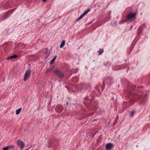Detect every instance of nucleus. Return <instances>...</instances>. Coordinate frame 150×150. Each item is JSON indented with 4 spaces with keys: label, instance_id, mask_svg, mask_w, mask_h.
<instances>
[{
    "label": "nucleus",
    "instance_id": "1",
    "mask_svg": "<svg viewBox=\"0 0 150 150\" xmlns=\"http://www.w3.org/2000/svg\"><path fill=\"white\" fill-rule=\"evenodd\" d=\"M53 72L57 76L60 78H63L64 76V72L56 68L53 70Z\"/></svg>",
    "mask_w": 150,
    "mask_h": 150
},
{
    "label": "nucleus",
    "instance_id": "2",
    "mask_svg": "<svg viewBox=\"0 0 150 150\" xmlns=\"http://www.w3.org/2000/svg\"><path fill=\"white\" fill-rule=\"evenodd\" d=\"M31 70L30 69H28L25 72L23 78V80L25 81L27 80L30 75Z\"/></svg>",
    "mask_w": 150,
    "mask_h": 150
},
{
    "label": "nucleus",
    "instance_id": "3",
    "mask_svg": "<svg viewBox=\"0 0 150 150\" xmlns=\"http://www.w3.org/2000/svg\"><path fill=\"white\" fill-rule=\"evenodd\" d=\"M137 13L134 12L133 13H130L127 16V18L128 19H131L132 18H135L136 17Z\"/></svg>",
    "mask_w": 150,
    "mask_h": 150
},
{
    "label": "nucleus",
    "instance_id": "4",
    "mask_svg": "<svg viewBox=\"0 0 150 150\" xmlns=\"http://www.w3.org/2000/svg\"><path fill=\"white\" fill-rule=\"evenodd\" d=\"M16 143L17 144L20 146L21 150H22L25 146L24 142L22 141L18 140L17 141Z\"/></svg>",
    "mask_w": 150,
    "mask_h": 150
},
{
    "label": "nucleus",
    "instance_id": "5",
    "mask_svg": "<svg viewBox=\"0 0 150 150\" xmlns=\"http://www.w3.org/2000/svg\"><path fill=\"white\" fill-rule=\"evenodd\" d=\"M113 146V144L111 143H108L106 145V148L108 150L111 149Z\"/></svg>",
    "mask_w": 150,
    "mask_h": 150
},
{
    "label": "nucleus",
    "instance_id": "6",
    "mask_svg": "<svg viewBox=\"0 0 150 150\" xmlns=\"http://www.w3.org/2000/svg\"><path fill=\"white\" fill-rule=\"evenodd\" d=\"M45 49L46 51L45 52V59H47L49 57L50 52L48 50V48H46Z\"/></svg>",
    "mask_w": 150,
    "mask_h": 150
},
{
    "label": "nucleus",
    "instance_id": "7",
    "mask_svg": "<svg viewBox=\"0 0 150 150\" xmlns=\"http://www.w3.org/2000/svg\"><path fill=\"white\" fill-rule=\"evenodd\" d=\"M146 27V25L145 23H143L140 26L139 28V33H140L144 28Z\"/></svg>",
    "mask_w": 150,
    "mask_h": 150
},
{
    "label": "nucleus",
    "instance_id": "8",
    "mask_svg": "<svg viewBox=\"0 0 150 150\" xmlns=\"http://www.w3.org/2000/svg\"><path fill=\"white\" fill-rule=\"evenodd\" d=\"M85 101H84V103H87L90 104L91 103V100H90L88 98V97H86L85 98Z\"/></svg>",
    "mask_w": 150,
    "mask_h": 150
},
{
    "label": "nucleus",
    "instance_id": "9",
    "mask_svg": "<svg viewBox=\"0 0 150 150\" xmlns=\"http://www.w3.org/2000/svg\"><path fill=\"white\" fill-rule=\"evenodd\" d=\"M18 56L16 55H13L8 57L6 58V59L7 60H9L11 59L17 58L18 57Z\"/></svg>",
    "mask_w": 150,
    "mask_h": 150
},
{
    "label": "nucleus",
    "instance_id": "10",
    "mask_svg": "<svg viewBox=\"0 0 150 150\" xmlns=\"http://www.w3.org/2000/svg\"><path fill=\"white\" fill-rule=\"evenodd\" d=\"M56 109H57V112H61L63 110V108L61 106H57Z\"/></svg>",
    "mask_w": 150,
    "mask_h": 150
},
{
    "label": "nucleus",
    "instance_id": "11",
    "mask_svg": "<svg viewBox=\"0 0 150 150\" xmlns=\"http://www.w3.org/2000/svg\"><path fill=\"white\" fill-rule=\"evenodd\" d=\"M9 16V15H5V17L4 18H2V17H1L0 18V20L1 21H3L6 18H8Z\"/></svg>",
    "mask_w": 150,
    "mask_h": 150
},
{
    "label": "nucleus",
    "instance_id": "12",
    "mask_svg": "<svg viewBox=\"0 0 150 150\" xmlns=\"http://www.w3.org/2000/svg\"><path fill=\"white\" fill-rule=\"evenodd\" d=\"M65 42L64 40H62L60 45V48H62L65 44Z\"/></svg>",
    "mask_w": 150,
    "mask_h": 150
},
{
    "label": "nucleus",
    "instance_id": "13",
    "mask_svg": "<svg viewBox=\"0 0 150 150\" xmlns=\"http://www.w3.org/2000/svg\"><path fill=\"white\" fill-rule=\"evenodd\" d=\"M21 108H19V109H17L16 110V115H18V114H19L20 113V112H21Z\"/></svg>",
    "mask_w": 150,
    "mask_h": 150
},
{
    "label": "nucleus",
    "instance_id": "14",
    "mask_svg": "<svg viewBox=\"0 0 150 150\" xmlns=\"http://www.w3.org/2000/svg\"><path fill=\"white\" fill-rule=\"evenodd\" d=\"M84 16L83 14L82 13L80 16L77 19L76 21H78L81 20Z\"/></svg>",
    "mask_w": 150,
    "mask_h": 150
},
{
    "label": "nucleus",
    "instance_id": "15",
    "mask_svg": "<svg viewBox=\"0 0 150 150\" xmlns=\"http://www.w3.org/2000/svg\"><path fill=\"white\" fill-rule=\"evenodd\" d=\"M90 10L89 9H88L86 10L83 13H82L84 16H85L86 14H87L89 11H90Z\"/></svg>",
    "mask_w": 150,
    "mask_h": 150
},
{
    "label": "nucleus",
    "instance_id": "16",
    "mask_svg": "<svg viewBox=\"0 0 150 150\" xmlns=\"http://www.w3.org/2000/svg\"><path fill=\"white\" fill-rule=\"evenodd\" d=\"M104 64L105 66H108L110 64L109 62H106L104 63Z\"/></svg>",
    "mask_w": 150,
    "mask_h": 150
},
{
    "label": "nucleus",
    "instance_id": "17",
    "mask_svg": "<svg viewBox=\"0 0 150 150\" xmlns=\"http://www.w3.org/2000/svg\"><path fill=\"white\" fill-rule=\"evenodd\" d=\"M98 52L99 54H102L103 53V52H104L103 49H100Z\"/></svg>",
    "mask_w": 150,
    "mask_h": 150
},
{
    "label": "nucleus",
    "instance_id": "18",
    "mask_svg": "<svg viewBox=\"0 0 150 150\" xmlns=\"http://www.w3.org/2000/svg\"><path fill=\"white\" fill-rule=\"evenodd\" d=\"M7 146L8 147V149H10L13 148L14 147V145H11L8 146Z\"/></svg>",
    "mask_w": 150,
    "mask_h": 150
},
{
    "label": "nucleus",
    "instance_id": "19",
    "mask_svg": "<svg viewBox=\"0 0 150 150\" xmlns=\"http://www.w3.org/2000/svg\"><path fill=\"white\" fill-rule=\"evenodd\" d=\"M94 114L93 112H90V113H89L87 114V116H92Z\"/></svg>",
    "mask_w": 150,
    "mask_h": 150
},
{
    "label": "nucleus",
    "instance_id": "20",
    "mask_svg": "<svg viewBox=\"0 0 150 150\" xmlns=\"http://www.w3.org/2000/svg\"><path fill=\"white\" fill-rule=\"evenodd\" d=\"M52 71L51 69L50 68L48 69H47L46 70V73H48L50 71Z\"/></svg>",
    "mask_w": 150,
    "mask_h": 150
},
{
    "label": "nucleus",
    "instance_id": "21",
    "mask_svg": "<svg viewBox=\"0 0 150 150\" xmlns=\"http://www.w3.org/2000/svg\"><path fill=\"white\" fill-rule=\"evenodd\" d=\"M3 150H8V147H7V146L4 147L3 148Z\"/></svg>",
    "mask_w": 150,
    "mask_h": 150
},
{
    "label": "nucleus",
    "instance_id": "22",
    "mask_svg": "<svg viewBox=\"0 0 150 150\" xmlns=\"http://www.w3.org/2000/svg\"><path fill=\"white\" fill-rule=\"evenodd\" d=\"M55 67L54 66H52L51 68H50L52 71L54 70H53L54 69Z\"/></svg>",
    "mask_w": 150,
    "mask_h": 150
},
{
    "label": "nucleus",
    "instance_id": "23",
    "mask_svg": "<svg viewBox=\"0 0 150 150\" xmlns=\"http://www.w3.org/2000/svg\"><path fill=\"white\" fill-rule=\"evenodd\" d=\"M54 60L53 59H52V60L51 61L50 63V64L52 65L53 63L54 62Z\"/></svg>",
    "mask_w": 150,
    "mask_h": 150
},
{
    "label": "nucleus",
    "instance_id": "24",
    "mask_svg": "<svg viewBox=\"0 0 150 150\" xmlns=\"http://www.w3.org/2000/svg\"><path fill=\"white\" fill-rule=\"evenodd\" d=\"M98 85L95 87V88L96 89L98 90L99 92H100V90L98 89Z\"/></svg>",
    "mask_w": 150,
    "mask_h": 150
},
{
    "label": "nucleus",
    "instance_id": "25",
    "mask_svg": "<svg viewBox=\"0 0 150 150\" xmlns=\"http://www.w3.org/2000/svg\"><path fill=\"white\" fill-rule=\"evenodd\" d=\"M134 111H132L131 112V116H133V114L134 113Z\"/></svg>",
    "mask_w": 150,
    "mask_h": 150
},
{
    "label": "nucleus",
    "instance_id": "26",
    "mask_svg": "<svg viewBox=\"0 0 150 150\" xmlns=\"http://www.w3.org/2000/svg\"><path fill=\"white\" fill-rule=\"evenodd\" d=\"M56 56H55L52 59H53L55 61V59H56Z\"/></svg>",
    "mask_w": 150,
    "mask_h": 150
},
{
    "label": "nucleus",
    "instance_id": "27",
    "mask_svg": "<svg viewBox=\"0 0 150 150\" xmlns=\"http://www.w3.org/2000/svg\"><path fill=\"white\" fill-rule=\"evenodd\" d=\"M56 56H55L52 59H53L55 61V59H56Z\"/></svg>",
    "mask_w": 150,
    "mask_h": 150
},
{
    "label": "nucleus",
    "instance_id": "28",
    "mask_svg": "<svg viewBox=\"0 0 150 150\" xmlns=\"http://www.w3.org/2000/svg\"><path fill=\"white\" fill-rule=\"evenodd\" d=\"M73 70H74V69H73V70H72V73H75L76 72H77V70H76V71H73Z\"/></svg>",
    "mask_w": 150,
    "mask_h": 150
},
{
    "label": "nucleus",
    "instance_id": "29",
    "mask_svg": "<svg viewBox=\"0 0 150 150\" xmlns=\"http://www.w3.org/2000/svg\"><path fill=\"white\" fill-rule=\"evenodd\" d=\"M32 145L31 146L29 147V148H28V149H26L25 150H28V149H30V148L32 147Z\"/></svg>",
    "mask_w": 150,
    "mask_h": 150
},
{
    "label": "nucleus",
    "instance_id": "30",
    "mask_svg": "<svg viewBox=\"0 0 150 150\" xmlns=\"http://www.w3.org/2000/svg\"><path fill=\"white\" fill-rule=\"evenodd\" d=\"M96 120V119H93V120H92V121H93V122H94V121H95Z\"/></svg>",
    "mask_w": 150,
    "mask_h": 150
},
{
    "label": "nucleus",
    "instance_id": "31",
    "mask_svg": "<svg viewBox=\"0 0 150 150\" xmlns=\"http://www.w3.org/2000/svg\"><path fill=\"white\" fill-rule=\"evenodd\" d=\"M47 0H42L43 2H45V1H46Z\"/></svg>",
    "mask_w": 150,
    "mask_h": 150
},
{
    "label": "nucleus",
    "instance_id": "32",
    "mask_svg": "<svg viewBox=\"0 0 150 150\" xmlns=\"http://www.w3.org/2000/svg\"><path fill=\"white\" fill-rule=\"evenodd\" d=\"M105 81L104 80H103V84L104 85Z\"/></svg>",
    "mask_w": 150,
    "mask_h": 150
},
{
    "label": "nucleus",
    "instance_id": "33",
    "mask_svg": "<svg viewBox=\"0 0 150 150\" xmlns=\"http://www.w3.org/2000/svg\"><path fill=\"white\" fill-rule=\"evenodd\" d=\"M50 145L49 146H48V148H50Z\"/></svg>",
    "mask_w": 150,
    "mask_h": 150
},
{
    "label": "nucleus",
    "instance_id": "34",
    "mask_svg": "<svg viewBox=\"0 0 150 150\" xmlns=\"http://www.w3.org/2000/svg\"><path fill=\"white\" fill-rule=\"evenodd\" d=\"M66 104H67V105H68V103L67 102Z\"/></svg>",
    "mask_w": 150,
    "mask_h": 150
},
{
    "label": "nucleus",
    "instance_id": "35",
    "mask_svg": "<svg viewBox=\"0 0 150 150\" xmlns=\"http://www.w3.org/2000/svg\"><path fill=\"white\" fill-rule=\"evenodd\" d=\"M104 88H102V91H103V90Z\"/></svg>",
    "mask_w": 150,
    "mask_h": 150
},
{
    "label": "nucleus",
    "instance_id": "36",
    "mask_svg": "<svg viewBox=\"0 0 150 150\" xmlns=\"http://www.w3.org/2000/svg\"><path fill=\"white\" fill-rule=\"evenodd\" d=\"M91 97H92V98H93V96H91ZM92 98H91V100H92Z\"/></svg>",
    "mask_w": 150,
    "mask_h": 150
},
{
    "label": "nucleus",
    "instance_id": "37",
    "mask_svg": "<svg viewBox=\"0 0 150 150\" xmlns=\"http://www.w3.org/2000/svg\"><path fill=\"white\" fill-rule=\"evenodd\" d=\"M82 119V118H81L79 119V120H81Z\"/></svg>",
    "mask_w": 150,
    "mask_h": 150
},
{
    "label": "nucleus",
    "instance_id": "38",
    "mask_svg": "<svg viewBox=\"0 0 150 150\" xmlns=\"http://www.w3.org/2000/svg\"><path fill=\"white\" fill-rule=\"evenodd\" d=\"M132 26H131V28H132Z\"/></svg>",
    "mask_w": 150,
    "mask_h": 150
},
{
    "label": "nucleus",
    "instance_id": "39",
    "mask_svg": "<svg viewBox=\"0 0 150 150\" xmlns=\"http://www.w3.org/2000/svg\"><path fill=\"white\" fill-rule=\"evenodd\" d=\"M118 117V116H117V117Z\"/></svg>",
    "mask_w": 150,
    "mask_h": 150
}]
</instances>
